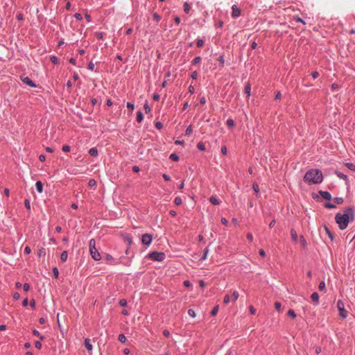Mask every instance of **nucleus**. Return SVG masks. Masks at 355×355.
<instances>
[{
  "instance_id": "obj_36",
  "label": "nucleus",
  "mask_w": 355,
  "mask_h": 355,
  "mask_svg": "<svg viewBox=\"0 0 355 355\" xmlns=\"http://www.w3.org/2000/svg\"><path fill=\"white\" fill-rule=\"evenodd\" d=\"M37 254H38V256H39V257L44 256V254H45V249H44V248H40V249L39 250V251H38V253H37Z\"/></svg>"
},
{
  "instance_id": "obj_6",
  "label": "nucleus",
  "mask_w": 355,
  "mask_h": 355,
  "mask_svg": "<svg viewBox=\"0 0 355 355\" xmlns=\"http://www.w3.org/2000/svg\"><path fill=\"white\" fill-rule=\"evenodd\" d=\"M153 240V236L151 234H145L142 236L141 242L144 245H149Z\"/></svg>"
},
{
  "instance_id": "obj_14",
  "label": "nucleus",
  "mask_w": 355,
  "mask_h": 355,
  "mask_svg": "<svg viewBox=\"0 0 355 355\" xmlns=\"http://www.w3.org/2000/svg\"><path fill=\"white\" fill-rule=\"evenodd\" d=\"M311 298L312 301L315 303V304H318L319 301V295L317 293H312V295H311Z\"/></svg>"
},
{
  "instance_id": "obj_40",
  "label": "nucleus",
  "mask_w": 355,
  "mask_h": 355,
  "mask_svg": "<svg viewBox=\"0 0 355 355\" xmlns=\"http://www.w3.org/2000/svg\"><path fill=\"white\" fill-rule=\"evenodd\" d=\"M196 44L198 47H202L204 45V41L201 39H198Z\"/></svg>"
},
{
  "instance_id": "obj_12",
  "label": "nucleus",
  "mask_w": 355,
  "mask_h": 355,
  "mask_svg": "<svg viewBox=\"0 0 355 355\" xmlns=\"http://www.w3.org/2000/svg\"><path fill=\"white\" fill-rule=\"evenodd\" d=\"M209 201L211 204H213L214 205H218L220 204V200H218V198L214 196H211L209 198Z\"/></svg>"
},
{
  "instance_id": "obj_56",
  "label": "nucleus",
  "mask_w": 355,
  "mask_h": 355,
  "mask_svg": "<svg viewBox=\"0 0 355 355\" xmlns=\"http://www.w3.org/2000/svg\"><path fill=\"white\" fill-rule=\"evenodd\" d=\"M88 184L90 187H94V185H96V181L92 179L89 181Z\"/></svg>"
},
{
  "instance_id": "obj_23",
  "label": "nucleus",
  "mask_w": 355,
  "mask_h": 355,
  "mask_svg": "<svg viewBox=\"0 0 355 355\" xmlns=\"http://www.w3.org/2000/svg\"><path fill=\"white\" fill-rule=\"evenodd\" d=\"M250 91H251L250 85V84H248L245 87V93L247 94L248 96H250Z\"/></svg>"
},
{
  "instance_id": "obj_20",
  "label": "nucleus",
  "mask_w": 355,
  "mask_h": 355,
  "mask_svg": "<svg viewBox=\"0 0 355 355\" xmlns=\"http://www.w3.org/2000/svg\"><path fill=\"white\" fill-rule=\"evenodd\" d=\"M143 118H144V117H143V114H142L141 112L139 111V112H137V121L138 123L141 122V121H142V120H143Z\"/></svg>"
},
{
  "instance_id": "obj_25",
  "label": "nucleus",
  "mask_w": 355,
  "mask_h": 355,
  "mask_svg": "<svg viewBox=\"0 0 355 355\" xmlns=\"http://www.w3.org/2000/svg\"><path fill=\"white\" fill-rule=\"evenodd\" d=\"M118 340L121 343H125L126 340V338L123 334H119L118 337Z\"/></svg>"
},
{
  "instance_id": "obj_59",
  "label": "nucleus",
  "mask_w": 355,
  "mask_h": 355,
  "mask_svg": "<svg viewBox=\"0 0 355 355\" xmlns=\"http://www.w3.org/2000/svg\"><path fill=\"white\" fill-rule=\"evenodd\" d=\"M184 285L186 287H190L191 286V284L189 280H186L184 282Z\"/></svg>"
},
{
  "instance_id": "obj_44",
  "label": "nucleus",
  "mask_w": 355,
  "mask_h": 355,
  "mask_svg": "<svg viewBox=\"0 0 355 355\" xmlns=\"http://www.w3.org/2000/svg\"><path fill=\"white\" fill-rule=\"evenodd\" d=\"M227 125L230 127H233L234 125V122L232 119H228L227 121Z\"/></svg>"
},
{
  "instance_id": "obj_34",
  "label": "nucleus",
  "mask_w": 355,
  "mask_h": 355,
  "mask_svg": "<svg viewBox=\"0 0 355 355\" xmlns=\"http://www.w3.org/2000/svg\"><path fill=\"white\" fill-rule=\"evenodd\" d=\"M153 19L156 21H159L161 19V17L156 12L153 13Z\"/></svg>"
},
{
  "instance_id": "obj_26",
  "label": "nucleus",
  "mask_w": 355,
  "mask_h": 355,
  "mask_svg": "<svg viewBox=\"0 0 355 355\" xmlns=\"http://www.w3.org/2000/svg\"><path fill=\"white\" fill-rule=\"evenodd\" d=\"M170 158H171L172 160L175 161V162H177V161H178V160H179V157H178V155L177 154H175V153H172V154H171V155H170Z\"/></svg>"
},
{
  "instance_id": "obj_28",
  "label": "nucleus",
  "mask_w": 355,
  "mask_h": 355,
  "mask_svg": "<svg viewBox=\"0 0 355 355\" xmlns=\"http://www.w3.org/2000/svg\"><path fill=\"white\" fill-rule=\"evenodd\" d=\"M182 202V200L181 199V198L180 197H176L174 200V203L176 205H180Z\"/></svg>"
},
{
  "instance_id": "obj_13",
  "label": "nucleus",
  "mask_w": 355,
  "mask_h": 355,
  "mask_svg": "<svg viewBox=\"0 0 355 355\" xmlns=\"http://www.w3.org/2000/svg\"><path fill=\"white\" fill-rule=\"evenodd\" d=\"M36 189L39 193H42L43 191V184L41 181H37L35 183Z\"/></svg>"
},
{
  "instance_id": "obj_43",
  "label": "nucleus",
  "mask_w": 355,
  "mask_h": 355,
  "mask_svg": "<svg viewBox=\"0 0 355 355\" xmlns=\"http://www.w3.org/2000/svg\"><path fill=\"white\" fill-rule=\"evenodd\" d=\"M346 166L351 170H355V165L353 164L352 163H347Z\"/></svg>"
},
{
  "instance_id": "obj_54",
  "label": "nucleus",
  "mask_w": 355,
  "mask_h": 355,
  "mask_svg": "<svg viewBox=\"0 0 355 355\" xmlns=\"http://www.w3.org/2000/svg\"><path fill=\"white\" fill-rule=\"evenodd\" d=\"M74 17H75V18H76V19H78V20H81V19H83L82 15H81V14H80V13H76V14L74 15Z\"/></svg>"
},
{
  "instance_id": "obj_8",
  "label": "nucleus",
  "mask_w": 355,
  "mask_h": 355,
  "mask_svg": "<svg viewBox=\"0 0 355 355\" xmlns=\"http://www.w3.org/2000/svg\"><path fill=\"white\" fill-rule=\"evenodd\" d=\"M89 252H90V254H91L92 257L94 260L99 261L101 259V254L98 252L96 248H94V249H92V250H89Z\"/></svg>"
},
{
  "instance_id": "obj_5",
  "label": "nucleus",
  "mask_w": 355,
  "mask_h": 355,
  "mask_svg": "<svg viewBox=\"0 0 355 355\" xmlns=\"http://www.w3.org/2000/svg\"><path fill=\"white\" fill-rule=\"evenodd\" d=\"M337 308L339 311V315L343 318H346L347 317V312L345 309V305L342 300H338L337 302Z\"/></svg>"
},
{
  "instance_id": "obj_46",
  "label": "nucleus",
  "mask_w": 355,
  "mask_h": 355,
  "mask_svg": "<svg viewBox=\"0 0 355 355\" xmlns=\"http://www.w3.org/2000/svg\"><path fill=\"white\" fill-rule=\"evenodd\" d=\"M62 150L64 152H66V153L69 152L70 151V146H68V145H64L62 146Z\"/></svg>"
},
{
  "instance_id": "obj_53",
  "label": "nucleus",
  "mask_w": 355,
  "mask_h": 355,
  "mask_svg": "<svg viewBox=\"0 0 355 355\" xmlns=\"http://www.w3.org/2000/svg\"><path fill=\"white\" fill-rule=\"evenodd\" d=\"M23 288L25 291H28L30 289V285L28 284H24L23 285Z\"/></svg>"
},
{
  "instance_id": "obj_64",
  "label": "nucleus",
  "mask_w": 355,
  "mask_h": 355,
  "mask_svg": "<svg viewBox=\"0 0 355 355\" xmlns=\"http://www.w3.org/2000/svg\"><path fill=\"white\" fill-rule=\"evenodd\" d=\"M311 76L313 78H316L319 76V73L318 71H314L312 73Z\"/></svg>"
},
{
  "instance_id": "obj_51",
  "label": "nucleus",
  "mask_w": 355,
  "mask_h": 355,
  "mask_svg": "<svg viewBox=\"0 0 355 355\" xmlns=\"http://www.w3.org/2000/svg\"><path fill=\"white\" fill-rule=\"evenodd\" d=\"M249 310H250V313H251V314H252V315H254V314H255V313H256V309H255L252 306H250L249 307Z\"/></svg>"
},
{
  "instance_id": "obj_33",
  "label": "nucleus",
  "mask_w": 355,
  "mask_h": 355,
  "mask_svg": "<svg viewBox=\"0 0 355 355\" xmlns=\"http://www.w3.org/2000/svg\"><path fill=\"white\" fill-rule=\"evenodd\" d=\"M275 308L276 309L277 311H281V308H282L281 303L278 302H276L275 303Z\"/></svg>"
},
{
  "instance_id": "obj_42",
  "label": "nucleus",
  "mask_w": 355,
  "mask_h": 355,
  "mask_svg": "<svg viewBox=\"0 0 355 355\" xmlns=\"http://www.w3.org/2000/svg\"><path fill=\"white\" fill-rule=\"evenodd\" d=\"M208 252H209V249H208V248H206L205 250V252H204V255H203V257L202 258V260L207 259Z\"/></svg>"
},
{
  "instance_id": "obj_38",
  "label": "nucleus",
  "mask_w": 355,
  "mask_h": 355,
  "mask_svg": "<svg viewBox=\"0 0 355 355\" xmlns=\"http://www.w3.org/2000/svg\"><path fill=\"white\" fill-rule=\"evenodd\" d=\"M24 205H25V207H26V208L27 209H28V210H30V209H31V204H30V201H29L28 199L25 200V201H24Z\"/></svg>"
},
{
  "instance_id": "obj_15",
  "label": "nucleus",
  "mask_w": 355,
  "mask_h": 355,
  "mask_svg": "<svg viewBox=\"0 0 355 355\" xmlns=\"http://www.w3.org/2000/svg\"><path fill=\"white\" fill-rule=\"evenodd\" d=\"M68 258V253L67 251H63L60 255V259L62 262H65Z\"/></svg>"
},
{
  "instance_id": "obj_22",
  "label": "nucleus",
  "mask_w": 355,
  "mask_h": 355,
  "mask_svg": "<svg viewBox=\"0 0 355 355\" xmlns=\"http://www.w3.org/2000/svg\"><path fill=\"white\" fill-rule=\"evenodd\" d=\"M191 10V7L187 2L184 3V10L186 13H189Z\"/></svg>"
},
{
  "instance_id": "obj_30",
  "label": "nucleus",
  "mask_w": 355,
  "mask_h": 355,
  "mask_svg": "<svg viewBox=\"0 0 355 355\" xmlns=\"http://www.w3.org/2000/svg\"><path fill=\"white\" fill-rule=\"evenodd\" d=\"M334 202H336V204H342L343 202V198H339V197H337V198H335L334 199Z\"/></svg>"
},
{
  "instance_id": "obj_24",
  "label": "nucleus",
  "mask_w": 355,
  "mask_h": 355,
  "mask_svg": "<svg viewBox=\"0 0 355 355\" xmlns=\"http://www.w3.org/2000/svg\"><path fill=\"white\" fill-rule=\"evenodd\" d=\"M33 334L34 336L40 337V340L44 339V337L43 336H41L40 332L36 329L33 331Z\"/></svg>"
},
{
  "instance_id": "obj_9",
  "label": "nucleus",
  "mask_w": 355,
  "mask_h": 355,
  "mask_svg": "<svg viewBox=\"0 0 355 355\" xmlns=\"http://www.w3.org/2000/svg\"><path fill=\"white\" fill-rule=\"evenodd\" d=\"M21 80L24 84H26L31 87H36L35 84L27 76H26V77L21 76Z\"/></svg>"
},
{
  "instance_id": "obj_31",
  "label": "nucleus",
  "mask_w": 355,
  "mask_h": 355,
  "mask_svg": "<svg viewBox=\"0 0 355 355\" xmlns=\"http://www.w3.org/2000/svg\"><path fill=\"white\" fill-rule=\"evenodd\" d=\"M318 288L320 291H325V283L324 282H321L319 284Z\"/></svg>"
},
{
  "instance_id": "obj_3",
  "label": "nucleus",
  "mask_w": 355,
  "mask_h": 355,
  "mask_svg": "<svg viewBox=\"0 0 355 355\" xmlns=\"http://www.w3.org/2000/svg\"><path fill=\"white\" fill-rule=\"evenodd\" d=\"M239 292L236 291H234L232 293V297H230L229 295H225L224 299H223V304L225 305H227L230 302V301L236 302L237 300V299L239 298Z\"/></svg>"
},
{
  "instance_id": "obj_61",
  "label": "nucleus",
  "mask_w": 355,
  "mask_h": 355,
  "mask_svg": "<svg viewBox=\"0 0 355 355\" xmlns=\"http://www.w3.org/2000/svg\"><path fill=\"white\" fill-rule=\"evenodd\" d=\"M155 127L157 129H161V128H162V123L161 122H156Z\"/></svg>"
},
{
  "instance_id": "obj_63",
  "label": "nucleus",
  "mask_w": 355,
  "mask_h": 355,
  "mask_svg": "<svg viewBox=\"0 0 355 355\" xmlns=\"http://www.w3.org/2000/svg\"><path fill=\"white\" fill-rule=\"evenodd\" d=\"M259 253L260 256H261L262 257H264L266 256V252L263 249L259 250Z\"/></svg>"
},
{
  "instance_id": "obj_52",
  "label": "nucleus",
  "mask_w": 355,
  "mask_h": 355,
  "mask_svg": "<svg viewBox=\"0 0 355 355\" xmlns=\"http://www.w3.org/2000/svg\"><path fill=\"white\" fill-rule=\"evenodd\" d=\"M35 347H36L37 349H41V347H42V343H41L40 341H36V342L35 343Z\"/></svg>"
},
{
  "instance_id": "obj_2",
  "label": "nucleus",
  "mask_w": 355,
  "mask_h": 355,
  "mask_svg": "<svg viewBox=\"0 0 355 355\" xmlns=\"http://www.w3.org/2000/svg\"><path fill=\"white\" fill-rule=\"evenodd\" d=\"M322 173L318 169H311L306 172L304 180L308 184H318L322 181Z\"/></svg>"
},
{
  "instance_id": "obj_11",
  "label": "nucleus",
  "mask_w": 355,
  "mask_h": 355,
  "mask_svg": "<svg viewBox=\"0 0 355 355\" xmlns=\"http://www.w3.org/2000/svg\"><path fill=\"white\" fill-rule=\"evenodd\" d=\"M85 346L89 352L92 350V345L90 343L89 338H86L85 340Z\"/></svg>"
},
{
  "instance_id": "obj_21",
  "label": "nucleus",
  "mask_w": 355,
  "mask_h": 355,
  "mask_svg": "<svg viewBox=\"0 0 355 355\" xmlns=\"http://www.w3.org/2000/svg\"><path fill=\"white\" fill-rule=\"evenodd\" d=\"M252 189L254 191V192L257 193V195L258 196L259 194V185L257 183H254L252 184Z\"/></svg>"
},
{
  "instance_id": "obj_60",
  "label": "nucleus",
  "mask_w": 355,
  "mask_h": 355,
  "mask_svg": "<svg viewBox=\"0 0 355 355\" xmlns=\"http://www.w3.org/2000/svg\"><path fill=\"white\" fill-rule=\"evenodd\" d=\"M191 78L193 79H196L197 77H198V73L197 71H193L192 73H191Z\"/></svg>"
},
{
  "instance_id": "obj_19",
  "label": "nucleus",
  "mask_w": 355,
  "mask_h": 355,
  "mask_svg": "<svg viewBox=\"0 0 355 355\" xmlns=\"http://www.w3.org/2000/svg\"><path fill=\"white\" fill-rule=\"evenodd\" d=\"M324 231L325 232L327 233V234L329 236V237L331 239V240H333L334 239V236H333V234L331 232V231L329 230V229L326 226L324 225Z\"/></svg>"
},
{
  "instance_id": "obj_1",
  "label": "nucleus",
  "mask_w": 355,
  "mask_h": 355,
  "mask_svg": "<svg viewBox=\"0 0 355 355\" xmlns=\"http://www.w3.org/2000/svg\"><path fill=\"white\" fill-rule=\"evenodd\" d=\"M335 219L339 228L340 230H345L347 227L349 220L354 219L352 208L347 209L344 214L338 213L336 215Z\"/></svg>"
},
{
  "instance_id": "obj_62",
  "label": "nucleus",
  "mask_w": 355,
  "mask_h": 355,
  "mask_svg": "<svg viewBox=\"0 0 355 355\" xmlns=\"http://www.w3.org/2000/svg\"><path fill=\"white\" fill-rule=\"evenodd\" d=\"M19 297H20V295H19V294L18 293H15L13 294V298H14L15 300H19Z\"/></svg>"
},
{
  "instance_id": "obj_32",
  "label": "nucleus",
  "mask_w": 355,
  "mask_h": 355,
  "mask_svg": "<svg viewBox=\"0 0 355 355\" xmlns=\"http://www.w3.org/2000/svg\"><path fill=\"white\" fill-rule=\"evenodd\" d=\"M197 147L200 150H205V144L202 142L198 143Z\"/></svg>"
},
{
  "instance_id": "obj_17",
  "label": "nucleus",
  "mask_w": 355,
  "mask_h": 355,
  "mask_svg": "<svg viewBox=\"0 0 355 355\" xmlns=\"http://www.w3.org/2000/svg\"><path fill=\"white\" fill-rule=\"evenodd\" d=\"M291 238L294 241H297V234L295 230H291Z\"/></svg>"
},
{
  "instance_id": "obj_49",
  "label": "nucleus",
  "mask_w": 355,
  "mask_h": 355,
  "mask_svg": "<svg viewBox=\"0 0 355 355\" xmlns=\"http://www.w3.org/2000/svg\"><path fill=\"white\" fill-rule=\"evenodd\" d=\"M294 19H295V21H298V22H301V23H302L303 24H306V23H305V21H304L302 19H301L300 17H294Z\"/></svg>"
},
{
  "instance_id": "obj_47",
  "label": "nucleus",
  "mask_w": 355,
  "mask_h": 355,
  "mask_svg": "<svg viewBox=\"0 0 355 355\" xmlns=\"http://www.w3.org/2000/svg\"><path fill=\"white\" fill-rule=\"evenodd\" d=\"M324 207H325L326 208H328V209H334V208H335V207H336V206H335L334 205L331 204V203H326V204L324 205Z\"/></svg>"
},
{
  "instance_id": "obj_4",
  "label": "nucleus",
  "mask_w": 355,
  "mask_h": 355,
  "mask_svg": "<svg viewBox=\"0 0 355 355\" xmlns=\"http://www.w3.org/2000/svg\"><path fill=\"white\" fill-rule=\"evenodd\" d=\"M148 257L154 261H162L165 259L166 256L164 252H153L148 254Z\"/></svg>"
},
{
  "instance_id": "obj_45",
  "label": "nucleus",
  "mask_w": 355,
  "mask_h": 355,
  "mask_svg": "<svg viewBox=\"0 0 355 355\" xmlns=\"http://www.w3.org/2000/svg\"><path fill=\"white\" fill-rule=\"evenodd\" d=\"M200 61H201V58L200 57H196L193 60V64H198Z\"/></svg>"
},
{
  "instance_id": "obj_55",
  "label": "nucleus",
  "mask_w": 355,
  "mask_h": 355,
  "mask_svg": "<svg viewBox=\"0 0 355 355\" xmlns=\"http://www.w3.org/2000/svg\"><path fill=\"white\" fill-rule=\"evenodd\" d=\"M127 107L130 108L131 110V111H133L135 106L132 103L128 102L127 103Z\"/></svg>"
},
{
  "instance_id": "obj_41",
  "label": "nucleus",
  "mask_w": 355,
  "mask_h": 355,
  "mask_svg": "<svg viewBox=\"0 0 355 355\" xmlns=\"http://www.w3.org/2000/svg\"><path fill=\"white\" fill-rule=\"evenodd\" d=\"M53 275H54L55 277L58 278V276H59L58 269L57 268H53Z\"/></svg>"
},
{
  "instance_id": "obj_50",
  "label": "nucleus",
  "mask_w": 355,
  "mask_h": 355,
  "mask_svg": "<svg viewBox=\"0 0 355 355\" xmlns=\"http://www.w3.org/2000/svg\"><path fill=\"white\" fill-rule=\"evenodd\" d=\"M24 252L27 254H30L31 252V249L29 246H26L24 248Z\"/></svg>"
},
{
  "instance_id": "obj_57",
  "label": "nucleus",
  "mask_w": 355,
  "mask_h": 355,
  "mask_svg": "<svg viewBox=\"0 0 355 355\" xmlns=\"http://www.w3.org/2000/svg\"><path fill=\"white\" fill-rule=\"evenodd\" d=\"M227 150L226 146H222V148H221V153H222L223 155H226V154H227Z\"/></svg>"
},
{
  "instance_id": "obj_37",
  "label": "nucleus",
  "mask_w": 355,
  "mask_h": 355,
  "mask_svg": "<svg viewBox=\"0 0 355 355\" xmlns=\"http://www.w3.org/2000/svg\"><path fill=\"white\" fill-rule=\"evenodd\" d=\"M188 314L192 317V318H195L196 317V313H195V311L193 310V309H189L188 310Z\"/></svg>"
},
{
  "instance_id": "obj_18",
  "label": "nucleus",
  "mask_w": 355,
  "mask_h": 355,
  "mask_svg": "<svg viewBox=\"0 0 355 355\" xmlns=\"http://www.w3.org/2000/svg\"><path fill=\"white\" fill-rule=\"evenodd\" d=\"M89 250L96 248V241L94 239H91L89 242Z\"/></svg>"
},
{
  "instance_id": "obj_35",
  "label": "nucleus",
  "mask_w": 355,
  "mask_h": 355,
  "mask_svg": "<svg viewBox=\"0 0 355 355\" xmlns=\"http://www.w3.org/2000/svg\"><path fill=\"white\" fill-rule=\"evenodd\" d=\"M192 131H193L192 127H191V125H189L186 130V132H185L186 135H190L192 133Z\"/></svg>"
},
{
  "instance_id": "obj_39",
  "label": "nucleus",
  "mask_w": 355,
  "mask_h": 355,
  "mask_svg": "<svg viewBox=\"0 0 355 355\" xmlns=\"http://www.w3.org/2000/svg\"><path fill=\"white\" fill-rule=\"evenodd\" d=\"M300 242L303 247H306V241L303 236H300Z\"/></svg>"
},
{
  "instance_id": "obj_16",
  "label": "nucleus",
  "mask_w": 355,
  "mask_h": 355,
  "mask_svg": "<svg viewBox=\"0 0 355 355\" xmlns=\"http://www.w3.org/2000/svg\"><path fill=\"white\" fill-rule=\"evenodd\" d=\"M89 154L92 156H96L98 155V150L96 148H92L89 150Z\"/></svg>"
},
{
  "instance_id": "obj_48",
  "label": "nucleus",
  "mask_w": 355,
  "mask_h": 355,
  "mask_svg": "<svg viewBox=\"0 0 355 355\" xmlns=\"http://www.w3.org/2000/svg\"><path fill=\"white\" fill-rule=\"evenodd\" d=\"M119 304L121 306H125L126 304H127V302L124 299H121L120 301H119Z\"/></svg>"
},
{
  "instance_id": "obj_29",
  "label": "nucleus",
  "mask_w": 355,
  "mask_h": 355,
  "mask_svg": "<svg viewBox=\"0 0 355 355\" xmlns=\"http://www.w3.org/2000/svg\"><path fill=\"white\" fill-rule=\"evenodd\" d=\"M218 309H219L218 305H216V306H214L211 311V315L214 316L216 315L218 313Z\"/></svg>"
},
{
  "instance_id": "obj_27",
  "label": "nucleus",
  "mask_w": 355,
  "mask_h": 355,
  "mask_svg": "<svg viewBox=\"0 0 355 355\" xmlns=\"http://www.w3.org/2000/svg\"><path fill=\"white\" fill-rule=\"evenodd\" d=\"M288 315L290 317H292L293 318H296V314L295 311L293 309H289L288 311Z\"/></svg>"
},
{
  "instance_id": "obj_10",
  "label": "nucleus",
  "mask_w": 355,
  "mask_h": 355,
  "mask_svg": "<svg viewBox=\"0 0 355 355\" xmlns=\"http://www.w3.org/2000/svg\"><path fill=\"white\" fill-rule=\"evenodd\" d=\"M320 196L325 200H330L331 199V195L328 191H320Z\"/></svg>"
},
{
  "instance_id": "obj_58",
  "label": "nucleus",
  "mask_w": 355,
  "mask_h": 355,
  "mask_svg": "<svg viewBox=\"0 0 355 355\" xmlns=\"http://www.w3.org/2000/svg\"><path fill=\"white\" fill-rule=\"evenodd\" d=\"M247 239L251 242L253 240V236L251 233L247 234Z\"/></svg>"
},
{
  "instance_id": "obj_7",
  "label": "nucleus",
  "mask_w": 355,
  "mask_h": 355,
  "mask_svg": "<svg viewBox=\"0 0 355 355\" xmlns=\"http://www.w3.org/2000/svg\"><path fill=\"white\" fill-rule=\"evenodd\" d=\"M232 17L233 18H238L241 15V10L236 5L232 6Z\"/></svg>"
}]
</instances>
